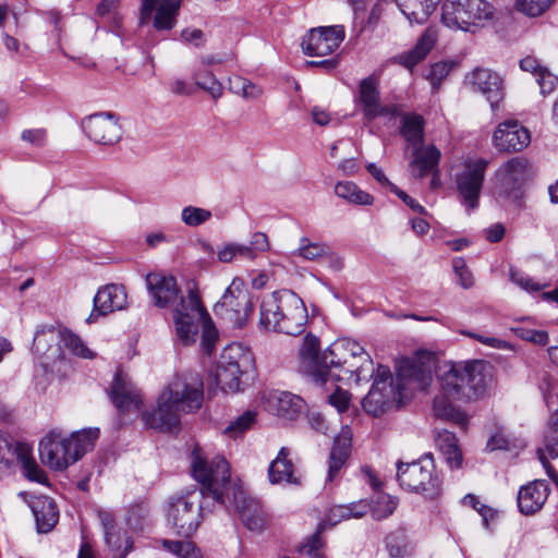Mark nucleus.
<instances>
[{
	"instance_id": "nucleus-56",
	"label": "nucleus",
	"mask_w": 558,
	"mask_h": 558,
	"mask_svg": "<svg viewBox=\"0 0 558 558\" xmlns=\"http://www.w3.org/2000/svg\"><path fill=\"white\" fill-rule=\"evenodd\" d=\"M453 270L459 278V284L463 289H469L473 286V276L465 265L462 257H456L452 262Z\"/></svg>"
},
{
	"instance_id": "nucleus-4",
	"label": "nucleus",
	"mask_w": 558,
	"mask_h": 558,
	"mask_svg": "<svg viewBox=\"0 0 558 558\" xmlns=\"http://www.w3.org/2000/svg\"><path fill=\"white\" fill-rule=\"evenodd\" d=\"M98 437V428H84L69 438L60 432H50L39 442L41 462L54 471H63L92 450Z\"/></svg>"
},
{
	"instance_id": "nucleus-46",
	"label": "nucleus",
	"mask_w": 558,
	"mask_h": 558,
	"mask_svg": "<svg viewBox=\"0 0 558 558\" xmlns=\"http://www.w3.org/2000/svg\"><path fill=\"white\" fill-rule=\"evenodd\" d=\"M231 90L247 100H256L264 94L260 86L243 77H236L231 82Z\"/></svg>"
},
{
	"instance_id": "nucleus-8",
	"label": "nucleus",
	"mask_w": 558,
	"mask_h": 558,
	"mask_svg": "<svg viewBox=\"0 0 558 558\" xmlns=\"http://www.w3.org/2000/svg\"><path fill=\"white\" fill-rule=\"evenodd\" d=\"M494 14V7L486 0H444L441 5V23L453 31L474 33Z\"/></svg>"
},
{
	"instance_id": "nucleus-17",
	"label": "nucleus",
	"mask_w": 558,
	"mask_h": 558,
	"mask_svg": "<svg viewBox=\"0 0 558 558\" xmlns=\"http://www.w3.org/2000/svg\"><path fill=\"white\" fill-rule=\"evenodd\" d=\"M488 161L485 159L468 160L463 169L456 175L457 190L461 203L468 211L478 206V198L483 185Z\"/></svg>"
},
{
	"instance_id": "nucleus-55",
	"label": "nucleus",
	"mask_w": 558,
	"mask_h": 558,
	"mask_svg": "<svg viewBox=\"0 0 558 558\" xmlns=\"http://www.w3.org/2000/svg\"><path fill=\"white\" fill-rule=\"evenodd\" d=\"M451 69L452 63L449 62H437L430 68L428 80L435 90L439 88L441 82L448 76Z\"/></svg>"
},
{
	"instance_id": "nucleus-38",
	"label": "nucleus",
	"mask_w": 558,
	"mask_h": 558,
	"mask_svg": "<svg viewBox=\"0 0 558 558\" xmlns=\"http://www.w3.org/2000/svg\"><path fill=\"white\" fill-rule=\"evenodd\" d=\"M436 445L446 458L450 468H459L462 462V453L458 447V440L452 432L442 429L437 432Z\"/></svg>"
},
{
	"instance_id": "nucleus-35",
	"label": "nucleus",
	"mask_w": 558,
	"mask_h": 558,
	"mask_svg": "<svg viewBox=\"0 0 558 558\" xmlns=\"http://www.w3.org/2000/svg\"><path fill=\"white\" fill-rule=\"evenodd\" d=\"M437 40V33L435 29L427 28L418 38L415 46L402 54L398 56V61L404 68L412 70L417 63L426 58L428 52L433 49Z\"/></svg>"
},
{
	"instance_id": "nucleus-48",
	"label": "nucleus",
	"mask_w": 558,
	"mask_h": 558,
	"mask_svg": "<svg viewBox=\"0 0 558 558\" xmlns=\"http://www.w3.org/2000/svg\"><path fill=\"white\" fill-rule=\"evenodd\" d=\"M61 341L63 345L74 355L84 359L94 357L93 351L86 347V344L77 335L71 331H64L61 333Z\"/></svg>"
},
{
	"instance_id": "nucleus-9",
	"label": "nucleus",
	"mask_w": 558,
	"mask_h": 558,
	"mask_svg": "<svg viewBox=\"0 0 558 558\" xmlns=\"http://www.w3.org/2000/svg\"><path fill=\"white\" fill-rule=\"evenodd\" d=\"M329 369H340L350 376L354 375L356 383L368 381L375 374L374 362L364 348L350 338H340L328 347Z\"/></svg>"
},
{
	"instance_id": "nucleus-51",
	"label": "nucleus",
	"mask_w": 558,
	"mask_h": 558,
	"mask_svg": "<svg viewBox=\"0 0 558 558\" xmlns=\"http://www.w3.org/2000/svg\"><path fill=\"white\" fill-rule=\"evenodd\" d=\"M387 549L392 558H405L413 554L414 546L403 537L390 536L387 539Z\"/></svg>"
},
{
	"instance_id": "nucleus-22",
	"label": "nucleus",
	"mask_w": 558,
	"mask_h": 558,
	"mask_svg": "<svg viewBox=\"0 0 558 558\" xmlns=\"http://www.w3.org/2000/svg\"><path fill=\"white\" fill-rule=\"evenodd\" d=\"M232 506L239 512L245 527L254 532L265 527L267 520L260 501L248 496L242 486L232 488V496L225 507L230 509Z\"/></svg>"
},
{
	"instance_id": "nucleus-18",
	"label": "nucleus",
	"mask_w": 558,
	"mask_h": 558,
	"mask_svg": "<svg viewBox=\"0 0 558 558\" xmlns=\"http://www.w3.org/2000/svg\"><path fill=\"white\" fill-rule=\"evenodd\" d=\"M81 125L86 136L98 145L112 146L122 136L119 118L112 112L93 113L84 118Z\"/></svg>"
},
{
	"instance_id": "nucleus-53",
	"label": "nucleus",
	"mask_w": 558,
	"mask_h": 558,
	"mask_svg": "<svg viewBox=\"0 0 558 558\" xmlns=\"http://www.w3.org/2000/svg\"><path fill=\"white\" fill-rule=\"evenodd\" d=\"M250 255V250L244 244L229 243L222 246L218 253V259L221 263H231L236 257L246 258Z\"/></svg>"
},
{
	"instance_id": "nucleus-42",
	"label": "nucleus",
	"mask_w": 558,
	"mask_h": 558,
	"mask_svg": "<svg viewBox=\"0 0 558 558\" xmlns=\"http://www.w3.org/2000/svg\"><path fill=\"white\" fill-rule=\"evenodd\" d=\"M330 247L324 242H312L308 238L303 236L300 240L299 247L293 252L294 256H300L307 260H316L328 255Z\"/></svg>"
},
{
	"instance_id": "nucleus-59",
	"label": "nucleus",
	"mask_w": 558,
	"mask_h": 558,
	"mask_svg": "<svg viewBox=\"0 0 558 558\" xmlns=\"http://www.w3.org/2000/svg\"><path fill=\"white\" fill-rule=\"evenodd\" d=\"M510 276H511V280L517 286H519L520 288H522L523 290L529 291V292L541 291L543 288L546 287V284H541V283L534 281L533 278H531L527 275H524L522 272H519V271L511 270Z\"/></svg>"
},
{
	"instance_id": "nucleus-37",
	"label": "nucleus",
	"mask_w": 558,
	"mask_h": 558,
	"mask_svg": "<svg viewBox=\"0 0 558 558\" xmlns=\"http://www.w3.org/2000/svg\"><path fill=\"white\" fill-rule=\"evenodd\" d=\"M281 302V290L275 291L263 298L259 305L258 327L264 331L277 332Z\"/></svg>"
},
{
	"instance_id": "nucleus-32",
	"label": "nucleus",
	"mask_w": 558,
	"mask_h": 558,
	"mask_svg": "<svg viewBox=\"0 0 558 558\" xmlns=\"http://www.w3.org/2000/svg\"><path fill=\"white\" fill-rule=\"evenodd\" d=\"M39 533L50 532L59 520V510L54 500L47 496H35L29 501Z\"/></svg>"
},
{
	"instance_id": "nucleus-14",
	"label": "nucleus",
	"mask_w": 558,
	"mask_h": 558,
	"mask_svg": "<svg viewBox=\"0 0 558 558\" xmlns=\"http://www.w3.org/2000/svg\"><path fill=\"white\" fill-rule=\"evenodd\" d=\"M532 177V166L524 157H513L496 171V194L498 198L515 202L521 189Z\"/></svg>"
},
{
	"instance_id": "nucleus-49",
	"label": "nucleus",
	"mask_w": 558,
	"mask_h": 558,
	"mask_svg": "<svg viewBox=\"0 0 558 558\" xmlns=\"http://www.w3.org/2000/svg\"><path fill=\"white\" fill-rule=\"evenodd\" d=\"M398 501L388 495H378L371 507L372 517L375 520H383L392 514Z\"/></svg>"
},
{
	"instance_id": "nucleus-52",
	"label": "nucleus",
	"mask_w": 558,
	"mask_h": 558,
	"mask_svg": "<svg viewBox=\"0 0 558 558\" xmlns=\"http://www.w3.org/2000/svg\"><path fill=\"white\" fill-rule=\"evenodd\" d=\"M511 330L517 337L535 344L545 345L548 342V333L544 330H535L522 325L512 327Z\"/></svg>"
},
{
	"instance_id": "nucleus-41",
	"label": "nucleus",
	"mask_w": 558,
	"mask_h": 558,
	"mask_svg": "<svg viewBox=\"0 0 558 558\" xmlns=\"http://www.w3.org/2000/svg\"><path fill=\"white\" fill-rule=\"evenodd\" d=\"M105 538L116 558H124L133 547L131 537L125 532H121V530L107 532Z\"/></svg>"
},
{
	"instance_id": "nucleus-39",
	"label": "nucleus",
	"mask_w": 558,
	"mask_h": 558,
	"mask_svg": "<svg viewBox=\"0 0 558 558\" xmlns=\"http://www.w3.org/2000/svg\"><path fill=\"white\" fill-rule=\"evenodd\" d=\"M401 134L413 147V153L416 148L424 147L422 145L424 136L423 118L416 114L405 116L402 121Z\"/></svg>"
},
{
	"instance_id": "nucleus-20",
	"label": "nucleus",
	"mask_w": 558,
	"mask_h": 558,
	"mask_svg": "<svg viewBox=\"0 0 558 558\" xmlns=\"http://www.w3.org/2000/svg\"><path fill=\"white\" fill-rule=\"evenodd\" d=\"M181 0H142L138 23L147 24L153 19L156 31H171L177 25Z\"/></svg>"
},
{
	"instance_id": "nucleus-3",
	"label": "nucleus",
	"mask_w": 558,
	"mask_h": 558,
	"mask_svg": "<svg viewBox=\"0 0 558 558\" xmlns=\"http://www.w3.org/2000/svg\"><path fill=\"white\" fill-rule=\"evenodd\" d=\"M203 398V380L198 374H178L160 393L157 408L143 413V421L151 428L171 430L179 425L182 413H192L202 407Z\"/></svg>"
},
{
	"instance_id": "nucleus-21",
	"label": "nucleus",
	"mask_w": 558,
	"mask_h": 558,
	"mask_svg": "<svg viewBox=\"0 0 558 558\" xmlns=\"http://www.w3.org/2000/svg\"><path fill=\"white\" fill-rule=\"evenodd\" d=\"M342 25L312 28L302 39V49L306 56L324 57L332 53L344 39Z\"/></svg>"
},
{
	"instance_id": "nucleus-19",
	"label": "nucleus",
	"mask_w": 558,
	"mask_h": 558,
	"mask_svg": "<svg viewBox=\"0 0 558 558\" xmlns=\"http://www.w3.org/2000/svg\"><path fill=\"white\" fill-rule=\"evenodd\" d=\"M280 310L278 311V333L298 336L304 331L307 311L301 298L290 290H281Z\"/></svg>"
},
{
	"instance_id": "nucleus-13",
	"label": "nucleus",
	"mask_w": 558,
	"mask_h": 558,
	"mask_svg": "<svg viewBox=\"0 0 558 558\" xmlns=\"http://www.w3.org/2000/svg\"><path fill=\"white\" fill-rule=\"evenodd\" d=\"M250 292L241 280L234 279L215 305V312L236 327H243L253 312Z\"/></svg>"
},
{
	"instance_id": "nucleus-63",
	"label": "nucleus",
	"mask_w": 558,
	"mask_h": 558,
	"mask_svg": "<svg viewBox=\"0 0 558 558\" xmlns=\"http://www.w3.org/2000/svg\"><path fill=\"white\" fill-rule=\"evenodd\" d=\"M308 424L317 433L327 435L329 432V426L325 420V417L318 412H311L307 416Z\"/></svg>"
},
{
	"instance_id": "nucleus-33",
	"label": "nucleus",
	"mask_w": 558,
	"mask_h": 558,
	"mask_svg": "<svg viewBox=\"0 0 558 558\" xmlns=\"http://www.w3.org/2000/svg\"><path fill=\"white\" fill-rule=\"evenodd\" d=\"M411 24H424L436 11L440 0H392Z\"/></svg>"
},
{
	"instance_id": "nucleus-62",
	"label": "nucleus",
	"mask_w": 558,
	"mask_h": 558,
	"mask_svg": "<svg viewBox=\"0 0 558 558\" xmlns=\"http://www.w3.org/2000/svg\"><path fill=\"white\" fill-rule=\"evenodd\" d=\"M390 191L395 193L398 197H400L412 210L426 215V209L420 205L414 198L409 196L405 192L400 190L397 185L390 184Z\"/></svg>"
},
{
	"instance_id": "nucleus-25",
	"label": "nucleus",
	"mask_w": 558,
	"mask_h": 558,
	"mask_svg": "<svg viewBox=\"0 0 558 558\" xmlns=\"http://www.w3.org/2000/svg\"><path fill=\"white\" fill-rule=\"evenodd\" d=\"M530 142V132L517 120L499 123L493 134L494 146L504 153L521 151Z\"/></svg>"
},
{
	"instance_id": "nucleus-57",
	"label": "nucleus",
	"mask_w": 558,
	"mask_h": 558,
	"mask_svg": "<svg viewBox=\"0 0 558 558\" xmlns=\"http://www.w3.org/2000/svg\"><path fill=\"white\" fill-rule=\"evenodd\" d=\"M246 248L250 250V255H246V259H254L258 253L268 251L269 242L267 235L263 232H255Z\"/></svg>"
},
{
	"instance_id": "nucleus-1",
	"label": "nucleus",
	"mask_w": 558,
	"mask_h": 558,
	"mask_svg": "<svg viewBox=\"0 0 558 558\" xmlns=\"http://www.w3.org/2000/svg\"><path fill=\"white\" fill-rule=\"evenodd\" d=\"M486 368L481 361L444 365L438 374L440 393L434 398L433 402L435 416L465 429L469 417L463 411L453 407L450 399L472 401L482 397L487 388Z\"/></svg>"
},
{
	"instance_id": "nucleus-27",
	"label": "nucleus",
	"mask_w": 558,
	"mask_h": 558,
	"mask_svg": "<svg viewBox=\"0 0 558 558\" xmlns=\"http://www.w3.org/2000/svg\"><path fill=\"white\" fill-rule=\"evenodd\" d=\"M126 299L123 286L111 283L100 288L94 296V307L86 322L90 324L100 316L123 310L126 305Z\"/></svg>"
},
{
	"instance_id": "nucleus-16",
	"label": "nucleus",
	"mask_w": 558,
	"mask_h": 558,
	"mask_svg": "<svg viewBox=\"0 0 558 558\" xmlns=\"http://www.w3.org/2000/svg\"><path fill=\"white\" fill-rule=\"evenodd\" d=\"M354 102L367 121H374L379 117L392 118L399 114L398 106L381 104L379 77L376 74H371L360 82Z\"/></svg>"
},
{
	"instance_id": "nucleus-54",
	"label": "nucleus",
	"mask_w": 558,
	"mask_h": 558,
	"mask_svg": "<svg viewBox=\"0 0 558 558\" xmlns=\"http://www.w3.org/2000/svg\"><path fill=\"white\" fill-rule=\"evenodd\" d=\"M546 448L551 458L558 457V411L551 414L548 422Z\"/></svg>"
},
{
	"instance_id": "nucleus-58",
	"label": "nucleus",
	"mask_w": 558,
	"mask_h": 558,
	"mask_svg": "<svg viewBox=\"0 0 558 558\" xmlns=\"http://www.w3.org/2000/svg\"><path fill=\"white\" fill-rule=\"evenodd\" d=\"M535 80L541 88V93L544 95L551 93L558 84V77L550 73L546 68L536 72Z\"/></svg>"
},
{
	"instance_id": "nucleus-43",
	"label": "nucleus",
	"mask_w": 558,
	"mask_h": 558,
	"mask_svg": "<svg viewBox=\"0 0 558 558\" xmlns=\"http://www.w3.org/2000/svg\"><path fill=\"white\" fill-rule=\"evenodd\" d=\"M557 0H514V9L529 17H538L545 14Z\"/></svg>"
},
{
	"instance_id": "nucleus-23",
	"label": "nucleus",
	"mask_w": 558,
	"mask_h": 558,
	"mask_svg": "<svg viewBox=\"0 0 558 558\" xmlns=\"http://www.w3.org/2000/svg\"><path fill=\"white\" fill-rule=\"evenodd\" d=\"M146 287L154 305L160 308L172 307L174 312L180 300L187 298V295L180 294V289L173 276H167L161 272L147 274Z\"/></svg>"
},
{
	"instance_id": "nucleus-10",
	"label": "nucleus",
	"mask_w": 558,
	"mask_h": 558,
	"mask_svg": "<svg viewBox=\"0 0 558 558\" xmlns=\"http://www.w3.org/2000/svg\"><path fill=\"white\" fill-rule=\"evenodd\" d=\"M202 495L197 489H192L171 497L167 508V519L179 534L189 536L195 532L206 510L211 506Z\"/></svg>"
},
{
	"instance_id": "nucleus-30",
	"label": "nucleus",
	"mask_w": 558,
	"mask_h": 558,
	"mask_svg": "<svg viewBox=\"0 0 558 558\" xmlns=\"http://www.w3.org/2000/svg\"><path fill=\"white\" fill-rule=\"evenodd\" d=\"M266 407L274 414L294 420L304 410V400L288 391H271L266 397Z\"/></svg>"
},
{
	"instance_id": "nucleus-6",
	"label": "nucleus",
	"mask_w": 558,
	"mask_h": 558,
	"mask_svg": "<svg viewBox=\"0 0 558 558\" xmlns=\"http://www.w3.org/2000/svg\"><path fill=\"white\" fill-rule=\"evenodd\" d=\"M191 466L193 477L202 485L197 492L202 493L204 500L209 501L210 505L227 506V501L232 496V488L242 486L240 483L231 482L229 463L222 457H215L207 461L195 449Z\"/></svg>"
},
{
	"instance_id": "nucleus-12",
	"label": "nucleus",
	"mask_w": 558,
	"mask_h": 558,
	"mask_svg": "<svg viewBox=\"0 0 558 558\" xmlns=\"http://www.w3.org/2000/svg\"><path fill=\"white\" fill-rule=\"evenodd\" d=\"M15 461L21 463L23 473L28 480L40 484L46 483V473L32 457L31 449L24 444L13 442L0 432V480L13 472Z\"/></svg>"
},
{
	"instance_id": "nucleus-44",
	"label": "nucleus",
	"mask_w": 558,
	"mask_h": 558,
	"mask_svg": "<svg viewBox=\"0 0 558 558\" xmlns=\"http://www.w3.org/2000/svg\"><path fill=\"white\" fill-rule=\"evenodd\" d=\"M257 413L252 410L245 411L234 421H232L225 429V434L233 439L241 437L246 430H248L256 422Z\"/></svg>"
},
{
	"instance_id": "nucleus-31",
	"label": "nucleus",
	"mask_w": 558,
	"mask_h": 558,
	"mask_svg": "<svg viewBox=\"0 0 558 558\" xmlns=\"http://www.w3.org/2000/svg\"><path fill=\"white\" fill-rule=\"evenodd\" d=\"M548 493V485L545 481H533L522 486L517 498L520 512L525 515L538 512L547 500Z\"/></svg>"
},
{
	"instance_id": "nucleus-2",
	"label": "nucleus",
	"mask_w": 558,
	"mask_h": 558,
	"mask_svg": "<svg viewBox=\"0 0 558 558\" xmlns=\"http://www.w3.org/2000/svg\"><path fill=\"white\" fill-rule=\"evenodd\" d=\"M429 363L415 359H404L397 367V380L393 383L389 367L378 365L373 386L362 401L364 411L373 416H380L400 401L401 389L411 386L425 389L433 379Z\"/></svg>"
},
{
	"instance_id": "nucleus-61",
	"label": "nucleus",
	"mask_w": 558,
	"mask_h": 558,
	"mask_svg": "<svg viewBox=\"0 0 558 558\" xmlns=\"http://www.w3.org/2000/svg\"><path fill=\"white\" fill-rule=\"evenodd\" d=\"M21 138L33 146L43 147L47 142V132L45 129L24 130Z\"/></svg>"
},
{
	"instance_id": "nucleus-36",
	"label": "nucleus",
	"mask_w": 558,
	"mask_h": 558,
	"mask_svg": "<svg viewBox=\"0 0 558 558\" xmlns=\"http://www.w3.org/2000/svg\"><path fill=\"white\" fill-rule=\"evenodd\" d=\"M290 449L282 447L276 459H274L268 468V478L271 484H296L294 476V465L289 459Z\"/></svg>"
},
{
	"instance_id": "nucleus-45",
	"label": "nucleus",
	"mask_w": 558,
	"mask_h": 558,
	"mask_svg": "<svg viewBox=\"0 0 558 558\" xmlns=\"http://www.w3.org/2000/svg\"><path fill=\"white\" fill-rule=\"evenodd\" d=\"M162 545L179 558H202L201 550L190 541H163Z\"/></svg>"
},
{
	"instance_id": "nucleus-15",
	"label": "nucleus",
	"mask_w": 558,
	"mask_h": 558,
	"mask_svg": "<svg viewBox=\"0 0 558 558\" xmlns=\"http://www.w3.org/2000/svg\"><path fill=\"white\" fill-rule=\"evenodd\" d=\"M300 359L305 372L320 386H328L331 389L333 384L341 379V375L329 369L328 349L319 354V340L308 333L303 340L300 350Z\"/></svg>"
},
{
	"instance_id": "nucleus-50",
	"label": "nucleus",
	"mask_w": 558,
	"mask_h": 558,
	"mask_svg": "<svg viewBox=\"0 0 558 558\" xmlns=\"http://www.w3.org/2000/svg\"><path fill=\"white\" fill-rule=\"evenodd\" d=\"M211 217V213L208 209L186 206L182 209L181 219L182 221L190 227H197L202 223L209 220Z\"/></svg>"
},
{
	"instance_id": "nucleus-34",
	"label": "nucleus",
	"mask_w": 558,
	"mask_h": 558,
	"mask_svg": "<svg viewBox=\"0 0 558 558\" xmlns=\"http://www.w3.org/2000/svg\"><path fill=\"white\" fill-rule=\"evenodd\" d=\"M351 437L350 430H343L342 434L335 438L333 446L330 450L328 460L327 482H335L343 469L345 461L350 454Z\"/></svg>"
},
{
	"instance_id": "nucleus-5",
	"label": "nucleus",
	"mask_w": 558,
	"mask_h": 558,
	"mask_svg": "<svg viewBox=\"0 0 558 558\" xmlns=\"http://www.w3.org/2000/svg\"><path fill=\"white\" fill-rule=\"evenodd\" d=\"M174 327L179 340L185 345L195 342L202 327V345L207 353L211 352L218 332L195 288H190L187 298L181 299L177 305Z\"/></svg>"
},
{
	"instance_id": "nucleus-11",
	"label": "nucleus",
	"mask_w": 558,
	"mask_h": 558,
	"mask_svg": "<svg viewBox=\"0 0 558 558\" xmlns=\"http://www.w3.org/2000/svg\"><path fill=\"white\" fill-rule=\"evenodd\" d=\"M397 480L403 488L430 498L436 497L441 488V480L435 472L432 454H424L409 463L398 462Z\"/></svg>"
},
{
	"instance_id": "nucleus-7",
	"label": "nucleus",
	"mask_w": 558,
	"mask_h": 558,
	"mask_svg": "<svg viewBox=\"0 0 558 558\" xmlns=\"http://www.w3.org/2000/svg\"><path fill=\"white\" fill-rule=\"evenodd\" d=\"M255 366L253 355L244 351L240 344L226 348L215 369L217 385L225 392H238L254 378Z\"/></svg>"
},
{
	"instance_id": "nucleus-64",
	"label": "nucleus",
	"mask_w": 558,
	"mask_h": 558,
	"mask_svg": "<svg viewBox=\"0 0 558 558\" xmlns=\"http://www.w3.org/2000/svg\"><path fill=\"white\" fill-rule=\"evenodd\" d=\"M372 505L367 504L364 500H360L357 502H352L347 505V508L350 510V518H362L368 511H371Z\"/></svg>"
},
{
	"instance_id": "nucleus-60",
	"label": "nucleus",
	"mask_w": 558,
	"mask_h": 558,
	"mask_svg": "<svg viewBox=\"0 0 558 558\" xmlns=\"http://www.w3.org/2000/svg\"><path fill=\"white\" fill-rule=\"evenodd\" d=\"M351 395L339 387H336L335 391L328 396L329 403L335 407L339 413H342L349 409Z\"/></svg>"
},
{
	"instance_id": "nucleus-40",
	"label": "nucleus",
	"mask_w": 558,
	"mask_h": 558,
	"mask_svg": "<svg viewBox=\"0 0 558 558\" xmlns=\"http://www.w3.org/2000/svg\"><path fill=\"white\" fill-rule=\"evenodd\" d=\"M335 193L338 197L355 205L367 206L374 203V197L369 193L350 181L338 182L335 186Z\"/></svg>"
},
{
	"instance_id": "nucleus-47",
	"label": "nucleus",
	"mask_w": 558,
	"mask_h": 558,
	"mask_svg": "<svg viewBox=\"0 0 558 558\" xmlns=\"http://www.w3.org/2000/svg\"><path fill=\"white\" fill-rule=\"evenodd\" d=\"M193 80L197 87L209 93L213 98L218 99L221 97L223 90L222 84L215 77L213 73L195 72L193 74Z\"/></svg>"
},
{
	"instance_id": "nucleus-24",
	"label": "nucleus",
	"mask_w": 558,
	"mask_h": 558,
	"mask_svg": "<svg viewBox=\"0 0 558 558\" xmlns=\"http://www.w3.org/2000/svg\"><path fill=\"white\" fill-rule=\"evenodd\" d=\"M108 395L120 413L138 411L142 407V396L138 389L123 372H118L114 375Z\"/></svg>"
},
{
	"instance_id": "nucleus-28",
	"label": "nucleus",
	"mask_w": 558,
	"mask_h": 558,
	"mask_svg": "<svg viewBox=\"0 0 558 558\" xmlns=\"http://www.w3.org/2000/svg\"><path fill=\"white\" fill-rule=\"evenodd\" d=\"M440 157V150L434 145L416 148L410 162L412 177L423 179L427 174H432L430 187L437 189L440 185L438 168Z\"/></svg>"
},
{
	"instance_id": "nucleus-26",
	"label": "nucleus",
	"mask_w": 558,
	"mask_h": 558,
	"mask_svg": "<svg viewBox=\"0 0 558 558\" xmlns=\"http://www.w3.org/2000/svg\"><path fill=\"white\" fill-rule=\"evenodd\" d=\"M350 518V510L347 505H337L328 509L324 520L318 524L316 532L306 539L305 543L300 547V553L310 558H324L322 549L324 547V541L322 533L327 526H335L342 520Z\"/></svg>"
},
{
	"instance_id": "nucleus-29",
	"label": "nucleus",
	"mask_w": 558,
	"mask_h": 558,
	"mask_svg": "<svg viewBox=\"0 0 558 558\" xmlns=\"http://www.w3.org/2000/svg\"><path fill=\"white\" fill-rule=\"evenodd\" d=\"M468 80L473 90L482 93L492 109L497 110L504 99L501 77L488 69H476L468 76Z\"/></svg>"
}]
</instances>
